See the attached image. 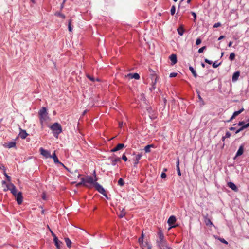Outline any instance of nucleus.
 I'll list each match as a JSON object with an SVG mask.
<instances>
[{
	"instance_id": "42",
	"label": "nucleus",
	"mask_w": 249,
	"mask_h": 249,
	"mask_svg": "<svg viewBox=\"0 0 249 249\" xmlns=\"http://www.w3.org/2000/svg\"><path fill=\"white\" fill-rule=\"evenodd\" d=\"M71 20L70 19L69 21V24H68V29H69V31L70 32L72 31V27L71 26Z\"/></svg>"
},
{
	"instance_id": "62",
	"label": "nucleus",
	"mask_w": 249,
	"mask_h": 249,
	"mask_svg": "<svg viewBox=\"0 0 249 249\" xmlns=\"http://www.w3.org/2000/svg\"><path fill=\"white\" fill-rule=\"evenodd\" d=\"M230 130L231 131H233L235 129V127H231L229 128Z\"/></svg>"
},
{
	"instance_id": "5",
	"label": "nucleus",
	"mask_w": 249,
	"mask_h": 249,
	"mask_svg": "<svg viewBox=\"0 0 249 249\" xmlns=\"http://www.w3.org/2000/svg\"><path fill=\"white\" fill-rule=\"evenodd\" d=\"M94 186L96 189L101 194L104 195L106 198H107V196L106 193V191L104 188L97 182H95L94 183Z\"/></svg>"
},
{
	"instance_id": "9",
	"label": "nucleus",
	"mask_w": 249,
	"mask_h": 249,
	"mask_svg": "<svg viewBox=\"0 0 249 249\" xmlns=\"http://www.w3.org/2000/svg\"><path fill=\"white\" fill-rule=\"evenodd\" d=\"M39 150L41 154L43 155L44 157H45L46 158L51 157L50 153L48 151L44 149L43 148H40Z\"/></svg>"
},
{
	"instance_id": "54",
	"label": "nucleus",
	"mask_w": 249,
	"mask_h": 249,
	"mask_svg": "<svg viewBox=\"0 0 249 249\" xmlns=\"http://www.w3.org/2000/svg\"><path fill=\"white\" fill-rule=\"evenodd\" d=\"M94 178H94V182H97L98 178L96 175L95 171H94Z\"/></svg>"
},
{
	"instance_id": "6",
	"label": "nucleus",
	"mask_w": 249,
	"mask_h": 249,
	"mask_svg": "<svg viewBox=\"0 0 249 249\" xmlns=\"http://www.w3.org/2000/svg\"><path fill=\"white\" fill-rule=\"evenodd\" d=\"M111 160V163L112 165L114 166L118 162L121 161V158L117 157L115 154L109 157Z\"/></svg>"
},
{
	"instance_id": "50",
	"label": "nucleus",
	"mask_w": 249,
	"mask_h": 249,
	"mask_svg": "<svg viewBox=\"0 0 249 249\" xmlns=\"http://www.w3.org/2000/svg\"><path fill=\"white\" fill-rule=\"evenodd\" d=\"M219 240L223 243H224L225 244H228V242L226 241L223 238H220L219 239Z\"/></svg>"
},
{
	"instance_id": "55",
	"label": "nucleus",
	"mask_w": 249,
	"mask_h": 249,
	"mask_svg": "<svg viewBox=\"0 0 249 249\" xmlns=\"http://www.w3.org/2000/svg\"><path fill=\"white\" fill-rule=\"evenodd\" d=\"M161 177L162 178H165L166 177V174L165 173H162L161 174Z\"/></svg>"
},
{
	"instance_id": "10",
	"label": "nucleus",
	"mask_w": 249,
	"mask_h": 249,
	"mask_svg": "<svg viewBox=\"0 0 249 249\" xmlns=\"http://www.w3.org/2000/svg\"><path fill=\"white\" fill-rule=\"evenodd\" d=\"M244 108H242L241 109H240L238 111H235L233 115H232V116L231 117V118H230V119L228 121H227V122H231V120H232L233 119H234L236 116H237L238 115H239L241 113H242L243 111H244Z\"/></svg>"
},
{
	"instance_id": "58",
	"label": "nucleus",
	"mask_w": 249,
	"mask_h": 249,
	"mask_svg": "<svg viewBox=\"0 0 249 249\" xmlns=\"http://www.w3.org/2000/svg\"><path fill=\"white\" fill-rule=\"evenodd\" d=\"M0 168L4 172H5V168L3 165H1L0 166Z\"/></svg>"
},
{
	"instance_id": "32",
	"label": "nucleus",
	"mask_w": 249,
	"mask_h": 249,
	"mask_svg": "<svg viewBox=\"0 0 249 249\" xmlns=\"http://www.w3.org/2000/svg\"><path fill=\"white\" fill-rule=\"evenodd\" d=\"M160 249H173V248L169 245L167 244L162 247H160Z\"/></svg>"
},
{
	"instance_id": "2",
	"label": "nucleus",
	"mask_w": 249,
	"mask_h": 249,
	"mask_svg": "<svg viewBox=\"0 0 249 249\" xmlns=\"http://www.w3.org/2000/svg\"><path fill=\"white\" fill-rule=\"evenodd\" d=\"M38 115L39 116L40 123L42 124L48 118L46 108L45 107H42L39 110Z\"/></svg>"
},
{
	"instance_id": "38",
	"label": "nucleus",
	"mask_w": 249,
	"mask_h": 249,
	"mask_svg": "<svg viewBox=\"0 0 249 249\" xmlns=\"http://www.w3.org/2000/svg\"><path fill=\"white\" fill-rule=\"evenodd\" d=\"M144 237V235L143 233H142L141 236L139 238V242L141 245L143 243V239Z\"/></svg>"
},
{
	"instance_id": "22",
	"label": "nucleus",
	"mask_w": 249,
	"mask_h": 249,
	"mask_svg": "<svg viewBox=\"0 0 249 249\" xmlns=\"http://www.w3.org/2000/svg\"><path fill=\"white\" fill-rule=\"evenodd\" d=\"M4 146L8 148L15 147L16 146V142L14 141L10 142L7 143H5V144H4Z\"/></svg>"
},
{
	"instance_id": "16",
	"label": "nucleus",
	"mask_w": 249,
	"mask_h": 249,
	"mask_svg": "<svg viewBox=\"0 0 249 249\" xmlns=\"http://www.w3.org/2000/svg\"><path fill=\"white\" fill-rule=\"evenodd\" d=\"M125 77H128L130 79L134 78L135 79L137 80L140 79V75L137 73L134 74L129 73L127 74V75H126Z\"/></svg>"
},
{
	"instance_id": "47",
	"label": "nucleus",
	"mask_w": 249,
	"mask_h": 249,
	"mask_svg": "<svg viewBox=\"0 0 249 249\" xmlns=\"http://www.w3.org/2000/svg\"><path fill=\"white\" fill-rule=\"evenodd\" d=\"M177 73L172 72L170 74V77H171V78L175 77L177 76Z\"/></svg>"
},
{
	"instance_id": "15",
	"label": "nucleus",
	"mask_w": 249,
	"mask_h": 249,
	"mask_svg": "<svg viewBox=\"0 0 249 249\" xmlns=\"http://www.w3.org/2000/svg\"><path fill=\"white\" fill-rule=\"evenodd\" d=\"M227 185H228V186L229 188H230L233 191H234L235 192L238 191V188H237V186L233 182H229L228 183Z\"/></svg>"
},
{
	"instance_id": "34",
	"label": "nucleus",
	"mask_w": 249,
	"mask_h": 249,
	"mask_svg": "<svg viewBox=\"0 0 249 249\" xmlns=\"http://www.w3.org/2000/svg\"><path fill=\"white\" fill-rule=\"evenodd\" d=\"M81 182L82 183V185L85 187H89L88 184H86L85 178H82L81 179Z\"/></svg>"
},
{
	"instance_id": "44",
	"label": "nucleus",
	"mask_w": 249,
	"mask_h": 249,
	"mask_svg": "<svg viewBox=\"0 0 249 249\" xmlns=\"http://www.w3.org/2000/svg\"><path fill=\"white\" fill-rule=\"evenodd\" d=\"M53 237V241L55 243V244H58V242L60 241L58 240L57 237L56 236H55Z\"/></svg>"
},
{
	"instance_id": "52",
	"label": "nucleus",
	"mask_w": 249,
	"mask_h": 249,
	"mask_svg": "<svg viewBox=\"0 0 249 249\" xmlns=\"http://www.w3.org/2000/svg\"><path fill=\"white\" fill-rule=\"evenodd\" d=\"M245 122L244 121L239 122L238 123V125L241 126V127L242 126L245 125Z\"/></svg>"
},
{
	"instance_id": "4",
	"label": "nucleus",
	"mask_w": 249,
	"mask_h": 249,
	"mask_svg": "<svg viewBox=\"0 0 249 249\" xmlns=\"http://www.w3.org/2000/svg\"><path fill=\"white\" fill-rule=\"evenodd\" d=\"M3 190L4 191L10 190L13 196H16V195L17 190L16 187L10 182L6 184V189H4Z\"/></svg>"
},
{
	"instance_id": "23",
	"label": "nucleus",
	"mask_w": 249,
	"mask_h": 249,
	"mask_svg": "<svg viewBox=\"0 0 249 249\" xmlns=\"http://www.w3.org/2000/svg\"><path fill=\"white\" fill-rule=\"evenodd\" d=\"M142 249H151V246L147 242H145L141 245Z\"/></svg>"
},
{
	"instance_id": "61",
	"label": "nucleus",
	"mask_w": 249,
	"mask_h": 249,
	"mask_svg": "<svg viewBox=\"0 0 249 249\" xmlns=\"http://www.w3.org/2000/svg\"><path fill=\"white\" fill-rule=\"evenodd\" d=\"M225 37V36H221L219 38H218V40H221L222 39H223Z\"/></svg>"
},
{
	"instance_id": "24",
	"label": "nucleus",
	"mask_w": 249,
	"mask_h": 249,
	"mask_svg": "<svg viewBox=\"0 0 249 249\" xmlns=\"http://www.w3.org/2000/svg\"><path fill=\"white\" fill-rule=\"evenodd\" d=\"M176 164H177L176 168H177V171L178 174V176H181V172H180L179 166V158H178V159H177Z\"/></svg>"
},
{
	"instance_id": "29",
	"label": "nucleus",
	"mask_w": 249,
	"mask_h": 249,
	"mask_svg": "<svg viewBox=\"0 0 249 249\" xmlns=\"http://www.w3.org/2000/svg\"><path fill=\"white\" fill-rule=\"evenodd\" d=\"M65 241L66 242L67 246L69 248H70L71 246V240L69 238H65Z\"/></svg>"
},
{
	"instance_id": "21",
	"label": "nucleus",
	"mask_w": 249,
	"mask_h": 249,
	"mask_svg": "<svg viewBox=\"0 0 249 249\" xmlns=\"http://www.w3.org/2000/svg\"><path fill=\"white\" fill-rule=\"evenodd\" d=\"M240 76V72L239 71H236L235 72H234L232 75V80L233 82H235L236 81L238 78H239V76Z\"/></svg>"
},
{
	"instance_id": "37",
	"label": "nucleus",
	"mask_w": 249,
	"mask_h": 249,
	"mask_svg": "<svg viewBox=\"0 0 249 249\" xmlns=\"http://www.w3.org/2000/svg\"><path fill=\"white\" fill-rule=\"evenodd\" d=\"M55 15H56L57 16H58V17H60L62 18L63 19H64L65 18V16L64 14H63L60 13V12H56V13H55Z\"/></svg>"
},
{
	"instance_id": "40",
	"label": "nucleus",
	"mask_w": 249,
	"mask_h": 249,
	"mask_svg": "<svg viewBox=\"0 0 249 249\" xmlns=\"http://www.w3.org/2000/svg\"><path fill=\"white\" fill-rule=\"evenodd\" d=\"M176 11V7L174 5L172 6L171 9V14L172 15H174Z\"/></svg>"
},
{
	"instance_id": "56",
	"label": "nucleus",
	"mask_w": 249,
	"mask_h": 249,
	"mask_svg": "<svg viewBox=\"0 0 249 249\" xmlns=\"http://www.w3.org/2000/svg\"><path fill=\"white\" fill-rule=\"evenodd\" d=\"M220 25H221V24L219 22L216 23L214 24L213 27L214 28H217V27L220 26Z\"/></svg>"
},
{
	"instance_id": "63",
	"label": "nucleus",
	"mask_w": 249,
	"mask_h": 249,
	"mask_svg": "<svg viewBox=\"0 0 249 249\" xmlns=\"http://www.w3.org/2000/svg\"><path fill=\"white\" fill-rule=\"evenodd\" d=\"M232 42L230 41V42L229 43V44H228V47H231V45H232Z\"/></svg>"
},
{
	"instance_id": "8",
	"label": "nucleus",
	"mask_w": 249,
	"mask_h": 249,
	"mask_svg": "<svg viewBox=\"0 0 249 249\" xmlns=\"http://www.w3.org/2000/svg\"><path fill=\"white\" fill-rule=\"evenodd\" d=\"M176 221V218L175 216L172 215L170 216L168 220V224L171 226V228L175 227V226H173V224L175 223Z\"/></svg>"
},
{
	"instance_id": "49",
	"label": "nucleus",
	"mask_w": 249,
	"mask_h": 249,
	"mask_svg": "<svg viewBox=\"0 0 249 249\" xmlns=\"http://www.w3.org/2000/svg\"><path fill=\"white\" fill-rule=\"evenodd\" d=\"M122 159L125 161H126L127 160V158L126 157L124 154L123 155Z\"/></svg>"
},
{
	"instance_id": "35",
	"label": "nucleus",
	"mask_w": 249,
	"mask_h": 249,
	"mask_svg": "<svg viewBox=\"0 0 249 249\" xmlns=\"http://www.w3.org/2000/svg\"><path fill=\"white\" fill-rule=\"evenodd\" d=\"M118 184L119 186H122L124 185V180L122 178H119V179L118 180Z\"/></svg>"
},
{
	"instance_id": "13",
	"label": "nucleus",
	"mask_w": 249,
	"mask_h": 249,
	"mask_svg": "<svg viewBox=\"0 0 249 249\" xmlns=\"http://www.w3.org/2000/svg\"><path fill=\"white\" fill-rule=\"evenodd\" d=\"M50 158H52L53 160V161L55 163H59L61 165H63V164L59 161L55 152L52 155H51V157Z\"/></svg>"
},
{
	"instance_id": "19",
	"label": "nucleus",
	"mask_w": 249,
	"mask_h": 249,
	"mask_svg": "<svg viewBox=\"0 0 249 249\" xmlns=\"http://www.w3.org/2000/svg\"><path fill=\"white\" fill-rule=\"evenodd\" d=\"M119 210H120V212L118 215L119 218H122L125 215L126 212L125 211V209L124 208H123L122 209H121V208H119Z\"/></svg>"
},
{
	"instance_id": "48",
	"label": "nucleus",
	"mask_w": 249,
	"mask_h": 249,
	"mask_svg": "<svg viewBox=\"0 0 249 249\" xmlns=\"http://www.w3.org/2000/svg\"><path fill=\"white\" fill-rule=\"evenodd\" d=\"M201 43V40L200 38H197L196 40V44L198 45Z\"/></svg>"
},
{
	"instance_id": "17",
	"label": "nucleus",
	"mask_w": 249,
	"mask_h": 249,
	"mask_svg": "<svg viewBox=\"0 0 249 249\" xmlns=\"http://www.w3.org/2000/svg\"><path fill=\"white\" fill-rule=\"evenodd\" d=\"M28 135V134L26 132V131L25 130L20 129V132L19 134V137H20L22 139H24L26 138V137Z\"/></svg>"
},
{
	"instance_id": "25",
	"label": "nucleus",
	"mask_w": 249,
	"mask_h": 249,
	"mask_svg": "<svg viewBox=\"0 0 249 249\" xmlns=\"http://www.w3.org/2000/svg\"><path fill=\"white\" fill-rule=\"evenodd\" d=\"M204 221L207 226H208L210 227H212V226H213V223L212 222V221H211L210 219H209L207 217L205 218Z\"/></svg>"
},
{
	"instance_id": "27",
	"label": "nucleus",
	"mask_w": 249,
	"mask_h": 249,
	"mask_svg": "<svg viewBox=\"0 0 249 249\" xmlns=\"http://www.w3.org/2000/svg\"><path fill=\"white\" fill-rule=\"evenodd\" d=\"M151 147H154V145L153 144H150V145H146L144 148V150L145 152V153H149L150 152V148Z\"/></svg>"
},
{
	"instance_id": "14",
	"label": "nucleus",
	"mask_w": 249,
	"mask_h": 249,
	"mask_svg": "<svg viewBox=\"0 0 249 249\" xmlns=\"http://www.w3.org/2000/svg\"><path fill=\"white\" fill-rule=\"evenodd\" d=\"M169 58L171 61V63H172V65H175V64L177 63V55L175 54H171L170 57H169Z\"/></svg>"
},
{
	"instance_id": "12",
	"label": "nucleus",
	"mask_w": 249,
	"mask_h": 249,
	"mask_svg": "<svg viewBox=\"0 0 249 249\" xmlns=\"http://www.w3.org/2000/svg\"><path fill=\"white\" fill-rule=\"evenodd\" d=\"M124 147V144L123 143H119L117 145L116 147L112 149L110 151L111 152H116L118 150L122 149Z\"/></svg>"
},
{
	"instance_id": "57",
	"label": "nucleus",
	"mask_w": 249,
	"mask_h": 249,
	"mask_svg": "<svg viewBox=\"0 0 249 249\" xmlns=\"http://www.w3.org/2000/svg\"><path fill=\"white\" fill-rule=\"evenodd\" d=\"M205 62L209 64H211L212 63V62L208 59L206 58L205 59Z\"/></svg>"
},
{
	"instance_id": "3",
	"label": "nucleus",
	"mask_w": 249,
	"mask_h": 249,
	"mask_svg": "<svg viewBox=\"0 0 249 249\" xmlns=\"http://www.w3.org/2000/svg\"><path fill=\"white\" fill-rule=\"evenodd\" d=\"M51 129L53 132L54 136L56 137L62 132V129L61 126L57 123H55L51 126Z\"/></svg>"
},
{
	"instance_id": "11",
	"label": "nucleus",
	"mask_w": 249,
	"mask_h": 249,
	"mask_svg": "<svg viewBox=\"0 0 249 249\" xmlns=\"http://www.w3.org/2000/svg\"><path fill=\"white\" fill-rule=\"evenodd\" d=\"M86 184H90L94 185V178L91 176H86L85 177Z\"/></svg>"
},
{
	"instance_id": "26",
	"label": "nucleus",
	"mask_w": 249,
	"mask_h": 249,
	"mask_svg": "<svg viewBox=\"0 0 249 249\" xmlns=\"http://www.w3.org/2000/svg\"><path fill=\"white\" fill-rule=\"evenodd\" d=\"M249 126V123L245 124V125L242 126L239 129L236 131L235 133L237 134L240 131H242L244 129L246 128Z\"/></svg>"
},
{
	"instance_id": "7",
	"label": "nucleus",
	"mask_w": 249,
	"mask_h": 249,
	"mask_svg": "<svg viewBox=\"0 0 249 249\" xmlns=\"http://www.w3.org/2000/svg\"><path fill=\"white\" fill-rule=\"evenodd\" d=\"M15 196L16 197V199L18 204L19 205L22 204L23 202L22 193L21 192H19L18 193H16V195Z\"/></svg>"
},
{
	"instance_id": "60",
	"label": "nucleus",
	"mask_w": 249,
	"mask_h": 249,
	"mask_svg": "<svg viewBox=\"0 0 249 249\" xmlns=\"http://www.w3.org/2000/svg\"><path fill=\"white\" fill-rule=\"evenodd\" d=\"M123 125V122H119V127L120 128H122Z\"/></svg>"
},
{
	"instance_id": "64",
	"label": "nucleus",
	"mask_w": 249,
	"mask_h": 249,
	"mask_svg": "<svg viewBox=\"0 0 249 249\" xmlns=\"http://www.w3.org/2000/svg\"><path fill=\"white\" fill-rule=\"evenodd\" d=\"M82 185V183L81 182H79L78 183H77V184H76V186H77V187H78V186H81V185Z\"/></svg>"
},
{
	"instance_id": "31",
	"label": "nucleus",
	"mask_w": 249,
	"mask_h": 249,
	"mask_svg": "<svg viewBox=\"0 0 249 249\" xmlns=\"http://www.w3.org/2000/svg\"><path fill=\"white\" fill-rule=\"evenodd\" d=\"M178 33L180 36H182L184 33V29L182 26H180L178 29Z\"/></svg>"
},
{
	"instance_id": "30",
	"label": "nucleus",
	"mask_w": 249,
	"mask_h": 249,
	"mask_svg": "<svg viewBox=\"0 0 249 249\" xmlns=\"http://www.w3.org/2000/svg\"><path fill=\"white\" fill-rule=\"evenodd\" d=\"M157 82V77H155V79L154 81L152 82V87L149 89L152 91L153 90H154L156 87L155 85Z\"/></svg>"
},
{
	"instance_id": "18",
	"label": "nucleus",
	"mask_w": 249,
	"mask_h": 249,
	"mask_svg": "<svg viewBox=\"0 0 249 249\" xmlns=\"http://www.w3.org/2000/svg\"><path fill=\"white\" fill-rule=\"evenodd\" d=\"M142 157V154H139L136 155V158L134 160V166L137 167V164L139 163V160L141 159Z\"/></svg>"
},
{
	"instance_id": "45",
	"label": "nucleus",
	"mask_w": 249,
	"mask_h": 249,
	"mask_svg": "<svg viewBox=\"0 0 249 249\" xmlns=\"http://www.w3.org/2000/svg\"><path fill=\"white\" fill-rule=\"evenodd\" d=\"M220 64H221V63L217 64V62L215 61L214 63H213V67L214 68H216L218 67Z\"/></svg>"
},
{
	"instance_id": "39",
	"label": "nucleus",
	"mask_w": 249,
	"mask_h": 249,
	"mask_svg": "<svg viewBox=\"0 0 249 249\" xmlns=\"http://www.w3.org/2000/svg\"><path fill=\"white\" fill-rule=\"evenodd\" d=\"M57 249H61V247L63 245V243L61 241L58 242V244H55Z\"/></svg>"
},
{
	"instance_id": "1",
	"label": "nucleus",
	"mask_w": 249,
	"mask_h": 249,
	"mask_svg": "<svg viewBox=\"0 0 249 249\" xmlns=\"http://www.w3.org/2000/svg\"><path fill=\"white\" fill-rule=\"evenodd\" d=\"M158 239L157 240L156 243L159 248L168 244L167 240L165 238L163 233L160 229H159L158 232Z\"/></svg>"
},
{
	"instance_id": "46",
	"label": "nucleus",
	"mask_w": 249,
	"mask_h": 249,
	"mask_svg": "<svg viewBox=\"0 0 249 249\" xmlns=\"http://www.w3.org/2000/svg\"><path fill=\"white\" fill-rule=\"evenodd\" d=\"M4 175L5 176V177H6V178H7V180L9 181V182H10L11 181V177L10 176H9L6 173V172H4Z\"/></svg>"
},
{
	"instance_id": "28",
	"label": "nucleus",
	"mask_w": 249,
	"mask_h": 249,
	"mask_svg": "<svg viewBox=\"0 0 249 249\" xmlns=\"http://www.w3.org/2000/svg\"><path fill=\"white\" fill-rule=\"evenodd\" d=\"M189 69L191 71V72H192V74L193 75V76L195 78H196L197 77V74L196 71L194 69V68L192 66H189Z\"/></svg>"
},
{
	"instance_id": "43",
	"label": "nucleus",
	"mask_w": 249,
	"mask_h": 249,
	"mask_svg": "<svg viewBox=\"0 0 249 249\" xmlns=\"http://www.w3.org/2000/svg\"><path fill=\"white\" fill-rule=\"evenodd\" d=\"M206 46H203V47L200 48V49H199L198 52L199 53H202L203 52L204 50L206 49Z\"/></svg>"
},
{
	"instance_id": "33",
	"label": "nucleus",
	"mask_w": 249,
	"mask_h": 249,
	"mask_svg": "<svg viewBox=\"0 0 249 249\" xmlns=\"http://www.w3.org/2000/svg\"><path fill=\"white\" fill-rule=\"evenodd\" d=\"M235 54H234V53H231V54H230V56H229V59H230L231 61H233V60H234V59H235Z\"/></svg>"
},
{
	"instance_id": "36",
	"label": "nucleus",
	"mask_w": 249,
	"mask_h": 249,
	"mask_svg": "<svg viewBox=\"0 0 249 249\" xmlns=\"http://www.w3.org/2000/svg\"><path fill=\"white\" fill-rule=\"evenodd\" d=\"M86 76L88 78H89L90 81L92 82H94L95 81V79L92 76H91L89 74H87Z\"/></svg>"
},
{
	"instance_id": "59",
	"label": "nucleus",
	"mask_w": 249,
	"mask_h": 249,
	"mask_svg": "<svg viewBox=\"0 0 249 249\" xmlns=\"http://www.w3.org/2000/svg\"><path fill=\"white\" fill-rule=\"evenodd\" d=\"M48 228L49 229V231H50L51 232V235H52L53 237H54L55 236H56V235L53 232V231L49 228V227L48 226Z\"/></svg>"
},
{
	"instance_id": "20",
	"label": "nucleus",
	"mask_w": 249,
	"mask_h": 249,
	"mask_svg": "<svg viewBox=\"0 0 249 249\" xmlns=\"http://www.w3.org/2000/svg\"><path fill=\"white\" fill-rule=\"evenodd\" d=\"M244 152V145H241L239 149L238 150L236 154V157H238L239 156H241L243 154Z\"/></svg>"
},
{
	"instance_id": "53",
	"label": "nucleus",
	"mask_w": 249,
	"mask_h": 249,
	"mask_svg": "<svg viewBox=\"0 0 249 249\" xmlns=\"http://www.w3.org/2000/svg\"><path fill=\"white\" fill-rule=\"evenodd\" d=\"M231 135V133H230L229 132L227 131V132L226 133V134H225V136L226 138H229V137H230Z\"/></svg>"
},
{
	"instance_id": "41",
	"label": "nucleus",
	"mask_w": 249,
	"mask_h": 249,
	"mask_svg": "<svg viewBox=\"0 0 249 249\" xmlns=\"http://www.w3.org/2000/svg\"><path fill=\"white\" fill-rule=\"evenodd\" d=\"M64 168L65 169H66L68 171H69V172L71 173V174H73L74 173V172L73 171H71V170H70V169H69L68 168H67L66 166H65L64 164L63 165H62ZM77 172V170H75L74 171V173H76Z\"/></svg>"
},
{
	"instance_id": "51",
	"label": "nucleus",
	"mask_w": 249,
	"mask_h": 249,
	"mask_svg": "<svg viewBox=\"0 0 249 249\" xmlns=\"http://www.w3.org/2000/svg\"><path fill=\"white\" fill-rule=\"evenodd\" d=\"M191 14L194 17V20L195 21V20L196 19V13L195 12H191Z\"/></svg>"
}]
</instances>
